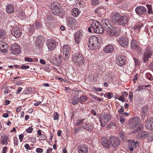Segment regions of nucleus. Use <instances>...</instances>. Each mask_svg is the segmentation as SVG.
Wrapping results in <instances>:
<instances>
[{
	"label": "nucleus",
	"mask_w": 153,
	"mask_h": 153,
	"mask_svg": "<svg viewBox=\"0 0 153 153\" xmlns=\"http://www.w3.org/2000/svg\"><path fill=\"white\" fill-rule=\"evenodd\" d=\"M72 59L74 62L77 65H80L83 63L84 58L82 54L80 53H74L73 54Z\"/></svg>",
	"instance_id": "f257e3e1"
},
{
	"label": "nucleus",
	"mask_w": 153,
	"mask_h": 153,
	"mask_svg": "<svg viewBox=\"0 0 153 153\" xmlns=\"http://www.w3.org/2000/svg\"><path fill=\"white\" fill-rule=\"evenodd\" d=\"M111 118V116L109 114L105 113L100 115L99 117L100 123L101 126L104 127L109 121Z\"/></svg>",
	"instance_id": "f03ea898"
},
{
	"label": "nucleus",
	"mask_w": 153,
	"mask_h": 153,
	"mask_svg": "<svg viewBox=\"0 0 153 153\" xmlns=\"http://www.w3.org/2000/svg\"><path fill=\"white\" fill-rule=\"evenodd\" d=\"M110 27H107L105 31L109 35L117 36L119 34V30L118 28L110 25Z\"/></svg>",
	"instance_id": "7ed1b4c3"
},
{
	"label": "nucleus",
	"mask_w": 153,
	"mask_h": 153,
	"mask_svg": "<svg viewBox=\"0 0 153 153\" xmlns=\"http://www.w3.org/2000/svg\"><path fill=\"white\" fill-rule=\"evenodd\" d=\"M140 119L138 117H135L131 120L129 122V128L131 129H134L136 128L139 124Z\"/></svg>",
	"instance_id": "20e7f679"
},
{
	"label": "nucleus",
	"mask_w": 153,
	"mask_h": 153,
	"mask_svg": "<svg viewBox=\"0 0 153 153\" xmlns=\"http://www.w3.org/2000/svg\"><path fill=\"white\" fill-rule=\"evenodd\" d=\"M152 54V51L151 48L148 47L144 52L143 60L144 62L149 61V59L150 58Z\"/></svg>",
	"instance_id": "39448f33"
},
{
	"label": "nucleus",
	"mask_w": 153,
	"mask_h": 153,
	"mask_svg": "<svg viewBox=\"0 0 153 153\" xmlns=\"http://www.w3.org/2000/svg\"><path fill=\"white\" fill-rule=\"evenodd\" d=\"M128 148L129 151L132 152L138 147L139 143L138 141L135 142L134 140H131L128 143Z\"/></svg>",
	"instance_id": "423d86ee"
},
{
	"label": "nucleus",
	"mask_w": 153,
	"mask_h": 153,
	"mask_svg": "<svg viewBox=\"0 0 153 153\" xmlns=\"http://www.w3.org/2000/svg\"><path fill=\"white\" fill-rule=\"evenodd\" d=\"M110 143L112 147L116 148L120 144V141L119 139L113 136H111L109 137Z\"/></svg>",
	"instance_id": "0eeeda50"
},
{
	"label": "nucleus",
	"mask_w": 153,
	"mask_h": 153,
	"mask_svg": "<svg viewBox=\"0 0 153 153\" xmlns=\"http://www.w3.org/2000/svg\"><path fill=\"white\" fill-rule=\"evenodd\" d=\"M97 38L95 36L90 37L89 38L88 40V46L90 49L93 50L96 48V40Z\"/></svg>",
	"instance_id": "6e6552de"
},
{
	"label": "nucleus",
	"mask_w": 153,
	"mask_h": 153,
	"mask_svg": "<svg viewBox=\"0 0 153 153\" xmlns=\"http://www.w3.org/2000/svg\"><path fill=\"white\" fill-rule=\"evenodd\" d=\"M70 50V48L69 45H64L63 48V58L65 61H66L68 58L69 55V51Z\"/></svg>",
	"instance_id": "1a4fd4ad"
},
{
	"label": "nucleus",
	"mask_w": 153,
	"mask_h": 153,
	"mask_svg": "<svg viewBox=\"0 0 153 153\" xmlns=\"http://www.w3.org/2000/svg\"><path fill=\"white\" fill-rule=\"evenodd\" d=\"M10 50L11 51L12 53L14 55L19 54L21 51L19 46L16 44H14L12 45Z\"/></svg>",
	"instance_id": "9d476101"
},
{
	"label": "nucleus",
	"mask_w": 153,
	"mask_h": 153,
	"mask_svg": "<svg viewBox=\"0 0 153 153\" xmlns=\"http://www.w3.org/2000/svg\"><path fill=\"white\" fill-rule=\"evenodd\" d=\"M97 25L95 27L94 32L97 33H102L104 31L103 28L100 23L96 20L95 23Z\"/></svg>",
	"instance_id": "9b49d317"
},
{
	"label": "nucleus",
	"mask_w": 153,
	"mask_h": 153,
	"mask_svg": "<svg viewBox=\"0 0 153 153\" xmlns=\"http://www.w3.org/2000/svg\"><path fill=\"white\" fill-rule=\"evenodd\" d=\"M11 33L13 36L18 38L21 36L22 32L19 27H15L13 28Z\"/></svg>",
	"instance_id": "f8f14e48"
},
{
	"label": "nucleus",
	"mask_w": 153,
	"mask_h": 153,
	"mask_svg": "<svg viewBox=\"0 0 153 153\" xmlns=\"http://www.w3.org/2000/svg\"><path fill=\"white\" fill-rule=\"evenodd\" d=\"M46 45L48 49L50 51H52L56 48V43L54 40L52 39H48Z\"/></svg>",
	"instance_id": "ddd939ff"
},
{
	"label": "nucleus",
	"mask_w": 153,
	"mask_h": 153,
	"mask_svg": "<svg viewBox=\"0 0 153 153\" xmlns=\"http://www.w3.org/2000/svg\"><path fill=\"white\" fill-rule=\"evenodd\" d=\"M131 48L136 51L139 52L141 50L139 43L136 40L132 39L131 42Z\"/></svg>",
	"instance_id": "4468645a"
},
{
	"label": "nucleus",
	"mask_w": 153,
	"mask_h": 153,
	"mask_svg": "<svg viewBox=\"0 0 153 153\" xmlns=\"http://www.w3.org/2000/svg\"><path fill=\"white\" fill-rule=\"evenodd\" d=\"M145 127L149 130L153 129V117H150L147 120Z\"/></svg>",
	"instance_id": "2eb2a0df"
},
{
	"label": "nucleus",
	"mask_w": 153,
	"mask_h": 153,
	"mask_svg": "<svg viewBox=\"0 0 153 153\" xmlns=\"http://www.w3.org/2000/svg\"><path fill=\"white\" fill-rule=\"evenodd\" d=\"M77 149L79 153H88V147L85 144L79 145L78 146Z\"/></svg>",
	"instance_id": "dca6fc26"
},
{
	"label": "nucleus",
	"mask_w": 153,
	"mask_h": 153,
	"mask_svg": "<svg viewBox=\"0 0 153 153\" xmlns=\"http://www.w3.org/2000/svg\"><path fill=\"white\" fill-rule=\"evenodd\" d=\"M83 128L88 131H90L93 129V125L92 123H90L87 120L85 123L83 124L82 126Z\"/></svg>",
	"instance_id": "f3484780"
},
{
	"label": "nucleus",
	"mask_w": 153,
	"mask_h": 153,
	"mask_svg": "<svg viewBox=\"0 0 153 153\" xmlns=\"http://www.w3.org/2000/svg\"><path fill=\"white\" fill-rule=\"evenodd\" d=\"M83 36L82 32L80 31H77L74 35L75 42L79 43L81 40Z\"/></svg>",
	"instance_id": "a211bd4d"
},
{
	"label": "nucleus",
	"mask_w": 153,
	"mask_h": 153,
	"mask_svg": "<svg viewBox=\"0 0 153 153\" xmlns=\"http://www.w3.org/2000/svg\"><path fill=\"white\" fill-rule=\"evenodd\" d=\"M120 45L124 47L127 46L128 44V41L127 38L124 37L120 38L117 40Z\"/></svg>",
	"instance_id": "6ab92c4d"
},
{
	"label": "nucleus",
	"mask_w": 153,
	"mask_h": 153,
	"mask_svg": "<svg viewBox=\"0 0 153 153\" xmlns=\"http://www.w3.org/2000/svg\"><path fill=\"white\" fill-rule=\"evenodd\" d=\"M128 22V18L126 15H124L121 16L117 24L118 25H122L124 26L125 24L127 23Z\"/></svg>",
	"instance_id": "aec40b11"
},
{
	"label": "nucleus",
	"mask_w": 153,
	"mask_h": 153,
	"mask_svg": "<svg viewBox=\"0 0 153 153\" xmlns=\"http://www.w3.org/2000/svg\"><path fill=\"white\" fill-rule=\"evenodd\" d=\"M101 144L105 148H109L111 147V145L109 140L106 137H104L102 138Z\"/></svg>",
	"instance_id": "412c9836"
},
{
	"label": "nucleus",
	"mask_w": 153,
	"mask_h": 153,
	"mask_svg": "<svg viewBox=\"0 0 153 153\" xmlns=\"http://www.w3.org/2000/svg\"><path fill=\"white\" fill-rule=\"evenodd\" d=\"M114 50V46L111 44L105 46L103 49L104 51L107 53H111Z\"/></svg>",
	"instance_id": "4be33fe9"
},
{
	"label": "nucleus",
	"mask_w": 153,
	"mask_h": 153,
	"mask_svg": "<svg viewBox=\"0 0 153 153\" xmlns=\"http://www.w3.org/2000/svg\"><path fill=\"white\" fill-rule=\"evenodd\" d=\"M76 19L74 17H70L69 18L67 21V24L68 26L72 28L74 27V26L76 24Z\"/></svg>",
	"instance_id": "5701e85b"
},
{
	"label": "nucleus",
	"mask_w": 153,
	"mask_h": 153,
	"mask_svg": "<svg viewBox=\"0 0 153 153\" xmlns=\"http://www.w3.org/2000/svg\"><path fill=\"white\" fill-rule=\"evenodd\" d=\"M121 17V16L119 13H114L112 16L113 22L117 24Z\"/></svg>",
	"instance_id": "b1692460"
},
{
	"label": "nucleus",
	"mask_w": 153,
	"mask_h": 153,
	"mask_svg": "<svg viewBox=\"0 0 153 153\" xmlns=\"http://www.w3.org/2000/svg\"><path fill=\"white\" fill-rule=\"evenodd\" d=\"M146 8L143 6H138L135 9L137 14L138 15L144 14L146 12Z\"/></svg>",
	"instance_id": "393cba45"
},
{
	"label": "nucleus",
	"mask_w": 153,
	"mask_h": 153,
	"mask_svg": "<svg viewBox=\"0 0 153 153\" xmlns=\"http://www.w3.org/2000/svg\"><path fill=\"white\" fill-rule=\"evenodd\" d=\"M42 40L43 38L42 36H39L37 37L35 42V45L36 47L40 48L42 46L43 42Z\"/></svg>",
	"instance_id": "a878e982"
},
{
	"label": "nucleus",
	"mask_w": 153,
	"mask_h": 153,
	"mask_svg": "<svg viewBox=\"0 0 153 153\" xmlns=\"http://www.w3.org/2000/svg\"><path fill=\"white\" fill-rule=\"evenodd\" d=\"M8 48L7 43L3 41H0V49L4 53L7 51Z\"/></svg>",
	"instance_id": "bb28decb"
},
{
	"label": "nucleus",
	"mask_w": 153,
	"mask_h": 153,
	"mask_svg": "<svg viewBox=\"0 0 153 153\" xmlns=\"http://www.w3.org/2000/svg\"><path fill=\"white\" fill-rule=\"evenodd\" d=\"M149 110V107L147 105L144 106L142 108L141 117L143 119H144L145 116L147 114Z\"/></svg>",
	"instance_id": "cd10ccee"
},
{
	"label": "nucleus",
	"mask_w": 153,
	"mask_h": 153,
	"mask_svg": "<svg viewBox=\"0 0 153 153\" xmlns=\"http://www.w3.org/2000/svg\"><path fill=\"white\" fill-rule=\"evenodd\" d=\"M53 20V18L51 16L48 17L46 20V22L45 23L47 27L49 28L52 27L53 22L52 20Z\"/></svg>",
	"instance_id": "c85d7f7f"
},
{
	"label": "nucleus",
	"mask_w": 153,
	"mask_h": 153,
	"mask_svg": "<svg viewBox=\"0 0 153 153\" xmlns=\"http://www.w3.org/2000/svg\"><path fill=\"white\" fill-rule=\"evenodd\" d=\"M14 8L13 5L12 4H9L6 7L7 12L10 14L13 13L14 11Z\"/></svg>",
	"instance_id": "c756f323"
},
{
	"label": "nucleus",
	"mask_w": 153,
	"mask_h": 153,
	"mask_svg": "<svg viewBox=\"0 0 153 153\" xmlns=\"http://www.w3.org/2000/svg\"><path fill=\"white\" fill-rule=\"evenodd\" d=\"M124 61L123 57L119 56L117 60V63L119 66H121L124 64Z\"/></svg>",
	"instance_id": "7c9ffc66"
},
{
	"label": "nucleus",
	"mask_w": 153,
	"mask_h": 153,
	"mask_svg": "<svg viewBox=\"0 0 153 153\" xmlns=\"http://www.w3.org/2000/svg\"><path fill=\"white\" fill-rule=\"evenodd\" d=\"M63 12L61 9L60 8V7L57 8L56 9L54 10L53 12V14L56 16H60L62 14Z\"/></svg>",
	"instance_id": "2f4dec72"
},
{
	"label": "nucleus",
	"mask_w": 153,
	"mask_h": 153,
	"mask_svg": "<svg viewBox=\"0 0 153 153\" xmlns=\"http://www.w3.org/2000/svg\"><path fill=\"white\" fill-rule=\"evenodd\" d=\"M148 133L145 131H141L139 132L138 135V137L139 138H145L147 136Z\"/></svg>",
	"instance_id": "473e14b6"
},
{
	"label": "nucleus",
	"mask_w": 153,
	"mask_h": 153,
	"mask_svg": "<svg viewBox=\"0 0 153 153\" xmlns=\"http://www.w3.org/2000/svg\"><path fill=\"white\" fill-rule=\"evenodd\" d=\"M60 4L57 2H53L51 4V8L52 10H54L60 7Z\"/></svg>",
	"instance_id": "72a5a7b5"
},
{
	"label": "nucleus",
	"mask_w": 153,
	"mask_h": 153,
	"mask_svg": "<svg viewBox=\"0 0 153 153\" xmlns=\"http://www.w3.org/2000/svg\"><path fill=\"white\" fill-rule=\"evenodd\" d=\"M142 26L141 24L135 25L134 27V30L132 31H134L135 34L139 33Z\"/></svg>",
	"instance_id": "f704fd0d"
},
{
	"label": "nucleus",
	"mask_w": 153,
	"mask_h": 153,
	"mask_svg": "<svg viewBox=\"0 0 153 153\" xmlns=\"http://www.w3.org/2000/svg\"><path fill=\"white\" fill-rule=\"evenodd\" d=\"M95 21L96 20H94L91 24V26L88 28V30L89 32L92 33L93 31L94 32L95 27V25H97L95 23Z\"/></svg>",
	"instance_id": "c9c22d12"
},
{
	"label": "nucleus",
	"mask_w": 153,
	"mask_h": 153,
	"mask_svg": "<svg viewBox=\"0 0 153 153\" xmlns=\"http://www.w3.org/2000/svg\"><path fill=\"white\" fill-rule=\"evenodd\" d=\"M79 14V10L76 8L73 9L71 12L72 15L74 17H77Z\"/></svg>",
	"instance_id": "e433bc0d"
},
{
	"label": "nucleus",
	"mask_w": 153,
	"mask_h": 153,
	"mask_svg": "<svg viewBox=\"0 0 153 153\" xmlns=\"http://www.w3.org/2000/svg\"><path fill=\"white\" fill-rule=\"evenodd\" d=\"M88 99V98L87 97H85L84 96H82L79 98V102L80 103L83 104L87 101Z\"/></svg>",
	"instance_id": "4c0bfd02"
},
{
	"label": "nucleus",
	"mask_w": 153,
	"mask_h": 153,
	"mask_svg": "<svg viewBox=\"0 0 153 153\" xmlns=\"http://www.w3.org/2000/svg\"><path fill=\"white\" fill-rule=\"evenodd\" d=\"M1 143L3 145L5 144L7 145V140H8L9 137L7 136H1Z\"/></svg>",
	"instance_id": "58836bf2"
},
{
	"label": "nucleus",
	"mask_w": 153,
	"mask_h": 153,
	"mask_svg": "<svg viewBox=\"0 0 153 153\" xmlns=\"http://www.w3.org/2000/svg\"><path fill=\"white\" fill-rule=\"evenodd\" d=\"M104 10V7L101 6L95 9L94 12L98 14L102 12Z\"/></svg>",
	"instance_id": "ea45409f"
},
{
	"label": "nucleus",
	"mask_w": 153,
	"mask_h": 153,
	"mask_svg": "<svg viewBox=\"0 0 153 153\" xmlns=\"http://www.w3.org/2000/svg\"><path fill=\"white\" fill-rule=\"evenodd\" d=\"M147 139L149 142H151L153 141V132L148 133Z\"/></svg>",
	"instance_id": "a19ab883"
},
{
	"label": "nucleus",
	"mask_w": 153,
	"mask_h": 153,
	"mask_svg": "<svg viewBox=\"0 0 153 153\" xmlns=\"http://www.w3.org/2000/svg\"><path fill=\"white\" fill-rule=\"evenodd\" d=\"M87 120V119L86 118L79 119L76 120V123L77 125H80L81 124L83 125V124Z\"/></svg>",
	"instance_id": "79ce46f5"
},
{
	"label": "nucleus",
	"mask_w": 153,
	"mask_h": 153,
	"mask_svg": "<svg viewBox=\"0 0 153 153\" xmlns=\"http://www.w3.org/2000/svg\"><path fill=\"white\" fill-rule=\"evenodd\" d=\"M42 24L39 22H35L34 24L30 26L31 27H33L34 26L36 29L40 28L42 27Z\"/></svg>",
	"instance_id": "37998d69"
},
{
	"label": "nucleus",
	"mask_w": 153,
	"mask_h": 153,
	"mask_svg": "<svg viewBox=\"0 0 153 153\" xmlns=\"http://www.w3.org/2000/svg\"><path fill=\"white\" fill-rule=\"evenodd\" d=\"M32 92V90L31 88H28L23 91V94H29Z\"/></svg>",
	"instance_id": "c03bdc74"
},
{
	"label": "nucleus",
	"mask_w": 153,
	"mask_h": 153,
	"mask_svg": "<svg viewBox=\"0 0 153 153\" xmlns=\"http://www.w3.org/2000/svg\"><path fill=\"white\" fill-rule=\"evenodd\" d=\"M50 62L53 65L55 66H59L61 63V61H59L57 62H55V61H54L52 59L51 60Z\"/></svg>",
	"instance_id": "a18cd8bd"
},
{
	"label": "nucleus",
	"mask_w": 153,
	"mask_h": 153,
	"mask_svg": "<svg viewBox=\"0 0 153 153\" xmlns=\"http://www.w3.org/2000/svg\"><path fill=\"white\" fill-rule=\"evenodd\" d=\"M5 34L4 30L0 29V38L3 39L5 37Z\"/></svg>",
	"instance_id": "49530a36"
},
{
	"label": "nucleus",
	"mask_w": 153,
	"mask_h": 153,
	"mask_svg": "<svg viewBox=\"0 0 153 153\" xmlns=\"http://www.w3.org/2000/svg\"><path fill=\"white\" fill-rule=\"evenodd\" d=\"M76 98H74L71 102V103L73 105H76L79 102L78 97H76Z\"/></svg>",
	"instance_id": "de8ad7c7"
},
{
	"label": "nucleus",
	"mask_w": 153,
	"mask_h": 153,
	"mask_svg": "<svg viewBox=\"0 0 153 153\" xmlns=\"http://www.w3.org/2000/svg\"><path fill=\"white\" fill-rule=\"evenodd\" d=\"M146 6L148 9V13L149 14L150 13L153 14V11H152V6L149 4H147Z\"/></svg>",
	"instance_id": "09e8293b"
},
{
	"label": "nucleus",
	"mask_w": 153,
	"mask_h": 153,
	"mask_svg": "<svg viewBox=\"0 0 153 153\" xmlns=\"http://www.w3.org/2000/svg\"><path fill=\"white\" fill-rule=\"evenodd\" d=\"M100 2L99 0H91V4L93 6L97 5L99 4Z\"/></svg>",
	"instance_id": "8fccbe9b"
},
{
	"label": "nucleus",
	"mask_w": 153,
	"mask_h": 153,
	"mask_svg": "<svg viewBox=\"0 0 153 153\" xmlns=\"http://www.w3.org/2000/svg\"><path fill=\"white\" fill-rule=\"evenodd\" d=\"M109 21H108V20H107V22H105L104 24H103V26H104L105 28V29H106V28L108 27H110V25H111L109 24Z\"/></svg>",
	"instance_id": "3c124183"
},
{
	"label": "nucleus",
	"mask_w": 153,
	"mask_h": 153,
	"mask_svg": "<svg viewBox=\"0 0 153 153\" xmlns=\"http://www.w3.org/2000/svg\"><path fill=\"white\" fill-rule=\"evenodd\" d=\"M143 128V126L142 124H140L139 127L138 128L136 129L134 131V133H136L137 132L141 130Z\"/></svg>",
	"instance_id": "603ef678"
},
{
	"label": "nucleus",
	"mask_w": 153,
	"mask_h": 153,
	"mask_svg": "<svg viewBox=\"0 0 153 153\" xmlns=\"http://www.w3.org/2000/svg\"><path fill=\"white\" fill-rule=\"evenodd\" d=\"M53 119L54 120H57L58 119L59 117V114L57 112H56L54 113L53 114Z\"/></svg>",
	"instance_id": "864d4df0"
},
{
	"label": "nucleus",
	"mask_w": 153,
	"mask_h": 153,
	"mask_svg": "<svg viewBox=\"0 0 153 153\" xmlns=\"http://www.w3.org/2000/svg\"><path fill=\"white\" fill-rule=\"evenodd\" d=\"M144 86L143 85H141L137 87L135 91H140L144 89Z\"/></svg>",
	"instance_id": "5fc2aeb1"
},
{
	"label": "nucleus",
	"mask_w": 153,
	"mask_h": 153,
	"mask_svg": "<svg viewBox=\"0 0 153 153\" xmlns=\"http://www.w3.org/2000/svg\"><path fill=\"white\" fill-rule=\"evenodd\" d=\"M105 95L106 94L108 97V98L109 99H111V98L113 97V93L111 92H108L107 94H105Z\"/></svg>",
	"instance_id": "6e6d98bb"
},
{
	"label": "nucleus",
	"mask_w": 153,
	"mask_h": 153,
	"mask_svg": "<svg viewBox=\"0 0 153 153\" xmlns=\"http://www.w3.org/2000/svg\"><path fill=\"white\" fill-rule=\"evenodd\" d=\"M134 60L135 66H138L140 63V62L138 59L135 58H133Z\"/></svg>",
	"instance_id": "4d7b16f0"
},
{
	"label": "nucleus",
	"mask_w": 153,
	"mask_h": 153,
	"mask_svg": "<svg viewBox=\"0 0 153 153\" xmlns=\"http://www.w3.org/2000/svg\"><path fill=\"white\" fill-rule=\"evenodd\" d=\"M25 60L27 62H33V60L32 59L29 57H25Z\"/></svg>",
	"instance_id": "13d9d810"
},
{
	"label": "nucleus",
	"mask_w": 153,
	"mask_h": 153,
	"mask_svg": "<svg viewBox=\"0 0 153 153\" xmlns=\"http://www.w3.org/2000/svg\"><path fill=\"white\" fill-rule=\"evenodd\" d=\"M33 128L31 127H29L27 129L26 131L27 133H30L32 132L33 130Z\"/></svg>",
	"instance_id": "bf43d9fd"
},
{
	"label": "nucleus",
	"mask_w": 153,
	"mask_h": 153,
	"mask_svg": "<svg viewBox=\"0 0 153 153\" xmlns=\"http://www.w3.org/2000/svg\"><path fill=\"white\" fill-rule=\"evenodd\" d=\"M41 136L39 137V139L40 140H45L46 137L43 134H41L40 135Z\"/></svg>",
	"instance_id": "052dcab7"
},
{
	"label": "nucleus",
	"mask_w": 153,
	"mask_h": 153,
	"mask_svg": "<svg viewBox=\"0 0 153 153\" xmlns=\"http://www.w3.org/2000/svg\"><path fill=\"white\" fill-rule=\"evenodd\" d=\"M36 151L38 153H41L43 152V150L40 148H37L36 149Z\"/></svg>",
	"instance_id": "680f3d73"
},
{
	"label": "nucleus",
	"mask_w": 153,
	"mask_h": 153,
	"mask_svg": "<svg viewBox=\"0 0 153 153\" xmlns=\"http://www.w3.org/2000/svg\"><path fill=\"white\" fill-rule=\"evenodd\" d=\"M124 109L123 106H122L121 107V108L120 109L118 112L120 114H121L124 111Z\"/></svg>",
	"instance_id": "e2e57ef3"
},
{
	"label": "nucleus",
	"mask_w": 153,
	"mask_h": 153,
	"mask_svg": "<svg viewBox=\"0 0 153 153\" xmlns=\"http://www.w3.org/2000/svg\"><path fill=\"white\" fill-rule=\"evenodd\" d=\"M120 121L122 123H124L125 121V118L123 116H121L120 117Z\"/></svg>",
	"instance_id": "0e129e2a"
},
{
	"label": "nucleus",
	"mask_w": 153,
	"mask_h": 153,
	"mask_svg": "<svg viewBox=\"0 0 153 153\" xmlns=\"http://www.w3.org/2000/svg\"><path fill=\"white\" fill-rule=\"evenodd\" d=\"M128 94V93H127L126 92H123L122 93V94L121 96L123 97H127Z\"/></svg>",
	"instance_id": "69168bd1"
},
{
	"label": "nucleus",
	"mask_w": 153,
	"mask_h": 153,
	"mask_svg": "<svg viewBox=\"0 0 153 153\" xmlns=\"http://www.w3.org/2000/svg\"><path fill=\"white\" fill-rule=\"evenodd\" d=\"M133 95V93L131 92H130L129 96V99L131 101L132 100Z\"/></svg>",
	"instance_id": "338daca9"
},
{
	"label": "nucleus",
	"mask_w": 153,
	"mask_h": 153,
	"mask_svg": "<svg viewBox=\"0 0 153 153\" xmlns=\"http://www.w3.org/2000/svg\"><path fill=\"white\" fill-rule=\"evenodd\" d=\"M24 137V135L23 134H21L19 135V138L20 142H22V140Z\"/></svg>",
	"instance_id": "774afa93"
}]
</instances>
